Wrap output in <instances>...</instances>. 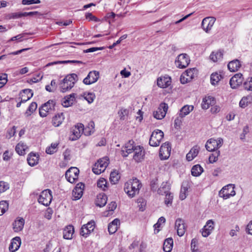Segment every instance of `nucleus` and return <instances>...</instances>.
<instances>
[{"mask_svg": "<svg viewBox=\"0 0 252 252\" xmlns=\"http://www.w3.org/2000/svg\"><path fill=\"white\" fill-rule=\"evenodd\" d=\"M142 184L139 181L135 178L125 183L124 190L129 197L132 198L139 193Z\"/></svg>", "mask_w": 252, "mask_h": 252, "instance_id": "f257e3e1", "label": "nucleus"}, {"mask_svg": "<svg viewBox=\"0 0 252 252\" xmlns=\"http://www.w3.org/2000/svg\"><path fill=\"white\" fill-rule=\"evenodd\" d=\"M78 80V76L75 73L67 75L60 84V91L65 93L71 89Z\"/></svg>", "mask_w": 252, "mask_h": 252, "instance_id": "f03ea898", "label": "nucleus"}, {"mask_svg": "<svg viewBox=\"0 0 252 252\" xmlns=\"http://www.w3.org/2000/svg\"><path fill=\"white\" fill-rule=\"evenodd\" d=\"M56 105L55 101L49 100L47 102L44 103L39 109V115L41 117H45L48 114L55 110Z\"/></svg>", "mask_w": 252, "mask_h": 252, "instance_id": "7ed1b4c3", "label": "nucleus"}, {"mask_svg": "<svg viewBox=\"0 0 252 252\" xmlns=\"http://www.w3.org/2000/svg\"><path fill=\"white\" fill-rule=\"evenodd\" d=\"M223 142V139L221 138H219L217 139L211 138L207 141L205 147L206 150L209 152L218 151V149L222 146Z\"/></svg>", "mask_w": 252, "mask_h": 252, "instance_id": "20e7f679", "label": "nucleus"}, {"mask_svg": "<svg viewBox=\"0 0 252 252\" xmlns=\"http://www.w3.org/2000/svg\"><path fill=\"white\" fill-rule=\"evenodd\" d=\"M163 137L164 133L161 130L159 129L154 130L149 140L150 145L153 147L158 146Z\"/></svg>", "mask_w": 252, "mask_h": 252, "instance_id": "39448f33", "label": "nucleus"}, {"mask_svg": "<svg viewBox=\"0 0 252 252\" xmlns=\"http://www.w3.org/2000/svg\"><path fill=\"white\" fill-rule=\"evenodd\" d=\"M108 160L106 158H100L97 160L93 167V172L99 175L104 172L108 165Z\"/></svg>", "mask_w": 252, "mask_h": 252, "instance_id": "423d86ee", "label": "nucleus"}, {"mask_svg": "<svg viewBox=\"0 0 252 252\" xmlns=\"http://www.w3.org/2000/svg\"><path fill=\"white\" fill-rule=\"evenodd\" d=\"M52 200V195L49 189H45L42 191L39 195L38 201L39 203L48 206L50 205Z\"/></svg>", "mask_w": 252, "mask_h": 252, "instance_id": "0eeeda50", "label": "nucleus"}, {"mask_svg": "<svg viewBox=\"0 0 252 252\" xmlns=\"http://www.w3.org/2000/svg\"><path fill=\"white\" fill-rule=\"evenodd\" d=\"M189 62V56L186 54H181L177 57L175 64L178 68H184L188 66Z\"/></svg>", "mask_w": 252, "mask_h": 252, "instance_id": "6e6552de", "label": "nucleus"}, {"mask_svg": "<svg viewBox=\"0 0 252 252\" xmlns=\"http://www.w3.org/2000/svg\"><path fill=\"white\" fill-rule=\"evenodd\" d=\"M79 170L77 167H71L65 173V178L67 180L73 183L78 179Z\"/></svg>", "mask_w": 252, "mask_h": 252, "instance_id": "1a4fd4ad", "label": "nucleus"}, {"mask_svg": "<svg viewBox=\"0 0 252 252\" xmlns=\"http://www.w3.org/2000/svg\"><path fill=\"white\" fill-rule=\"evenodd\" d=\"M168 108V105L165 103H161L158 110L154 112L153 116L154 118L158 120L163 119L166 115Z\"/></svg>", "mask_w": 252, "mask_h": 252, "instance_id": "9d476101", "label": "nucleus"}, {"mask_svg": "<svg viewBox=\"0 0 252 252\" xmlns=\"http://www.w3.org/2000/svg\"><path fill=\"white\" fill-rule=\"evenodd\" d=\"M171 147L169 142H165L161 146L159 156L161 159H167L170 155Z\"/></svg>", "mask_w": 252, "mask_h": 252, "instance_id": "9b49d317", "label": "nucleus"}, {"mask_svg": "<svg viewBox=\"0 0 252 252\" xmlns=\"http://www.w3.org/2000/svg\"><path fill=\"white\" fill-rule=\"evenodd\" d=\"M135 143L133 140H129L128 142L125 144L121 150V155L124 157H126L127 156L133 152L137 146L135 145Z\"/></svg>", "mask_w": 252, "mask_h": 252, "instance_id": "f8f14e48", "label": "nucleus"}, {"mask_svg": "<svg viewBox=\"0 0 252 252\" xmlns=\"http://www.w3.org/2000/svg\"><path fill=\"white\" fill-rule=\"evenodd\" d=\"M216 21V18L213 17H208L204 18L202 21L201 27L202 29L208 32L213 27Z\"/></svg>", "mask_w": 252, "mask_h": 252, "instance_id": "ddd939ff", "label": "nucleus"}, {"mask_svg": "<svg viewBox=\"0 0 252 252\" xmlns=\"http://www.w3.org/2000/svg\"><path fill=\"white\" fill-rule=\"evenodd\" d=\"M99 78V72L96 71H90L83 82L86 85H90L96 82Z\"/></svg>", "mask_w": 252, "mask_h": 252, "instance_id": "4468645a", "label": "nucleus"}, {"mask_svg": "<svg viewBox=\"0 0 252 252\" xmlns=\"http://www.w3.org/2000/svg\"><path fill=\"white\" fill-rule=\"evenodd\" d=\"M133 152L134 153L133 158L136 162H140L144 159L145 151L142 146H137Z\"/></svg>", "mask_w": 252, "mask_h": 252, "instance_id": "2eb2a0df", "label": "nucleus"}, {"mask_svg": "<svg viewBox=\"0 0 252 252\" xmlns=\"http://www.w3.org/2000/svg\"><path fill=\"white\" fill-rule=\"evenodd\" d=\"M243 81V75L241 73L234 75L230 80L229 84L232 89H236Z\"/></svg>", "mask_w": 252, "mask_h": 252, "instance_id": "dca6fc26", "label": "nucleus"}, {"mask_svg": "<svg viewBox=\"0 0 252 252\" xmlns=\"http://www.w3.org/2000/svg\"><path fill=\"white\" fill-rule=\"evenodd\" d=\"M175 228L177 229V234L180 237L183 236L186 229L184 220L180 218L177 219L175 221Z\"/></svg>", "mask_w": 252, "mask_h": 252, "instance_id": "f3484780", "label": "nucleus"}, {"mask_svg": "<svg viewBox=\"0 0 252 252\" xmlns=\"http://www.w3.org/2000/svg\"><path fill=\"white\" fill-rule=\"evenodd\" d=\"M21 96V100L17 103V107H20L22 103L26 102L29 100L33 95V93L31 89H25L23 90V93L20 94Z\"/></svg>", "mask_w": 252, "mask_h": 252, "instance_id": "a211bd4d", "label": "nucleus"}, {"mask_svg": "<svg viewBox=\"0 0 252 252\" xmlns=\"http://www.w3.org/2000/svg\"><path fill=\"white\" fill-rule=\"evenodd\" d=\"M215 223L212 220H208L202 229V235L204 237H208L212 232V230L214 229Z\"/></svg>", "mask_w": 252, "mask_h": 252, "instance_id": "6ab92c4d", "label": "nucleus"}, {"mask_svg": "<svg viewBox=\"0 0 252 252\" xmlns=\"http://www.w3.org/2000/svg\"><path fill=\"white\" fill-rule=\"evenodd\" d=\"M72 132L73 137L72 140H76L80 136L82 133L84 132V125L82 124H78L72 129Z\"/></svg>", "mask_w": 252, "mask_h": 252, "instance_id": "aec40b11", "label": "nucleus"}, {"mask_svg": "<svg viewBox=\"0 0 252 252\" xmlns=\"http://www.w3.org/2000/svg\"><path fill=\"white\" fill-rule=\"evenodd\" d=\"M85 185L82 183L78 184L72 191V194L75 200L80 199L83 193Z\"/></svg>", "mask_w": 252, "mask_h": 252, "instance_id": "412c9836", "label": "nucleus"}, {"mask_svg": "<svg viewBox=\"0 0 252 252\" xmlns=\"http://www.w3.org/2000/svg\"><path fill=\"white\" fill-rule=\"evenodd\" d=\"M216 103V100L214 97L208 96L203 99L201 104L202 108L203 109H207L210 106H212Z\"/></svg>", "mask_w": 252, "mask_h": 252, "instance_id": "4be33fe9", "label": "nucleus"}, {"mask_svg": "<svg viewBox=\"0 0 252 252\" xmlns=\"http://www.w3.org/2000/svg\"><path fill=\"white\" fill-rule=\"evenodd\" d=\"M171 84V78L168 76L160 77L157 80V85L161 88H166Z\"/></svg>", "mask_w": 252, "mask_h": 252, "instance_id": "5701e85b", "label": "nucleus"}, {"mask_svg": "<svg viewBox=\"0 0 252 252\" xmlns=\"http://www.w3.org/2000/svg\"><path fill=\"white\" fill-rule=\"evenodd\" d=\"M76 94L72 93L65 96L62 101V104L64 107H68L71 106L75 100Z\"/></svg>", "mask_w": 252, "mask_h": 252, "instance_id": "b1692460", "label": "nucleus"}, {"mask_svg": "<svg viewBox=\"0 0 252 252\" xmlns=\"http://www.w3.org/2000/svg\"><path fill=\"white\" fill-rule=\"evenodd\" d=\"M21 239L19 237H16L14 238L9 245V250L11 252H15L16 251L21 245Z\"/></svg>", "mask_w": 252, "mask_h": 252, "instance_id": "393cba45", "label": "nucleus"}, {"mask_svg": "<svg viewBox=\"0 0 252 252\" xmlns=\"http://www.w3.org/2000/svg\"><path fill=\"white\" fill-rule=\"evenodd\" d=\"M25 224V220L22 218H18L13 223V229L15 232L21 231Z\"/></svg>", "mask_w": 252, "mask_h": 252, "instance_id": "a878e982", "label": "nucleus"}, {"mask_svg": "<svg viewBox=\"0 0 252 252\" xmlns=\"http://www.w3.org/2000/svg\"><path fill=\"white\" fill-rule=\"evenodd\" d=\"M107 201V196L104 193H100L96 196L95 204L97 206L102 207L106 205Z\"/></svg>", "mask_w": 252, "mask_h": 252, "instance_id": "bb28decb", "label": "nucleus"}, {"mask_svg": "<svg viewBox=\"0 0 252 252\" xmlns=\"http://www.w3.org/2000/svg\"><path fill=\"white\" fill-rule=\"evenodd\" d=\"M64 119L63 113H61L55 115L52 119V125L56 126H59Z\"/></svg>", "mask_w": 252, "mask_h": 252, "instance_id": "cd10ccee", "label": "nucleus"}, {"mask_svg": "<svg viewBox=\"0 0 252 252\" xmlns=\"http://www.w3.org/2000/svg\"><path fill=\"white\" fill-rule=\"evenodd\" d=\"M241 65L240 61L236 59L230 62L227 65V67L230 71L235 72L239 69Z\"/></svg>", "mask_w": 252, "mask_h": 252, "instance_id": "c85d7f7f", "label": "nucleus"}, {"mask_svg": "<svg viewBox=\"0 0 252 252\" xmlns=\"http://www.w3.org/2000/svg\"><path fill=\"white\" fill-rule=\"evenodd\" d=\"M38 155L33 153H31L27 158L28 162L31 166H33L37 164L38 163Z\"/></svg>", "mask_w": 252, "mask_h": 252, "instance_id": "c756f323", "label": "nucleus"}, {"mask_svg": "<svg viewBox=\"0 0 252 252\" xmlns=\"http://www.w3.org/2000/svg\"><path fill=\"white\" fill-rule=\"evenodd\" d=\"M74 231V228L72 225L67 226L63 231V238L65 239H71Z\"/></svg>", "mask_w": 252, "mask_h": 252, "instance_id": "7c9ffc66", "label": "nucleus"}, {"mask_svg": "<svg viewBox=\"0 0 252 252\" xmlns=\"http://www.w3.org/2000/svg\"><path fill=\"white\" fill-rule=\"evenodd\" d=\"M194 107L192 105H186L183 106L180 110L179 115L181 118H184L193 110Z\"/></svg>", "mask_w": 252, "mask_h": 252, "instance_id": "2f4dec72", "label": "nucleus"}, {"mask_svg": "<svg viewBox=\"0 0 252 252\" xmlns=\"http://www.w3.org/2000/svg\"><path fill=\"white\" fill-rule=\"evenodd\" d=\"M232 187V184H228L224 187L220 191L219 195L220 197L226 199L230 197L229 192L230 190L229 188Z\"/></svg>", "mask_w": 252, "mask_h": 252, "instance_id": "473e14b6", "label": "nucleus"}, {"mask_svg": "<svg viewBox=\"0 0 252 252\" xmlns=\"http://www.w3.org/2000/svg\"><path fill=\"white\" fill-rule=\"evenodd\" d=\"M173 245V240L171 238H168L165 240L163 249L165 252H170L172 249Z\"/></svg>", "mask_w": 252, "mask_h": 252, "instance_id": "72a5a7b5", "label": "nucleus"}, {"mask_svg": "<svg viewBox=\"0 0 252 252\" xmlns=\"http://www.w3.org/2000/svg\"><path fill=\"white\" fill-rule=\"evenodd\" d=\"M170 189V185L167 182H163L160 188L158 189V192L159 194L163 195L164 194L169 193Z\"/></svg>", "mask_w": 252, "mask_h": 252, "instance_id": "f704fd0d", "label": "nucleus"}, {"mask_svg": "<svg viewBox=\"0 0 252 252\" xmlns=\"http://www.w3.org/2000/svg\"><path fill=\"white\" fill-rule=\"evenodd\" d=\"M28 147L24 143H19L15 147V151L16 152L21 156L24 155L26 154V150Z\"/></svg>", "mask_w": 252, "mask_h": 252, "instance_id": "c9c22d12", "label": "nucleus"}, {"mask_svg": "<svg viewBox=\"0 0 252 252\" xmlns=\"http://www.w3.org/2000/svg\"><path fill=\"white\" fill-rule=\"evenodd\" d=\"M223 53L221 51L213 52L210 56V58L213 62H217L222 59Z\"/></svg>", "mask_w": 252, "mask_h": 252, "instance_id": "e433bc0d", "label": "nucleus"}, {"mask_svg": "<svg viewBox=\"0 0 252 252\" xmlns=\"http://www.w3.org/2000/svg\"><path fill=\"white\" fill-rule=\"evenodd\" d=\"M203 171V168L200 165H195L191 168V175L195 177L199 176L202 173Z\"/></svg>", "mask_w": 252, "mask_h": 252, "instance_id": "4c0bfd02", "label": "nucleus"}, {"mask_svg": "<svg viewBox=\"0 0 252 252\" xmlns=\"http://www.w3.org/2000/svg\"><path fill=\"white\" fill-rule=\"evenodd\" d=\"M94 131V122H90L89 126L84 127V133L85 135L89 136L93 133Z\"/></svg>", "mask_w": 252, "mask_h": 252, "instance_id": "58836bf2", "label": "nucleus"}, {"mask_svg": "<svg viewBox=\"0 0 252 252\" xmlns=\"http://www.w3.org/2000/svg\"><path fill=\"white\" fill-rule=\"evenodd\" d=\"M120 179V175L118 171L115 170L111 172L110 175V180L113 184H116Z\"/></svg>", "mask_w": 252, "mask_h": 252, "instance_id": "ea45409f", "label": "nucleus"}, {"mask_svg": "<svg viewBox=\"0 0 252 252\" xmlns=\"http://www.w3.org/2000/svg\"><path fill=\"white\" fill-rule=\"evenodd\" d=\"M196 71L197 70L195 68H192L187 69L184 73L188 79V80L190 81L194 78Z\"/></svg>", "mask_w": 252, "mask_h": 252, "instance_id": "a19ab883", "label": "nucleus"}, {"mask_svg": "<svg viewBox=\"0 0 252 252\" xmlns=\"http://www.w3.org/2000/svg\"><path fill=\"white\" fill-rule=\"evenodd\" d=\"M76 63L79 64H84V63L82 61H76V60H67V61H58V62H51L47 64V66H50L54 64H57L59 63Z\"/></svg>", "mask_w": 252, "mask_h": 252, "instance_id": "79ce46f5", "label": "nucleus"}, {"mask_svg": "<svg viewBox=\"0 0 252 252\" xmlns=\"http://www.w3.org/2000/svg\"><path fill=\"white\" fill-rule=\"evenodd\" d=\"M221 78V75L219 74L218 73H213L210 77L211 84L213 85H216L220 80Z\"/></svg>", "mask_w": 252, "mask_h": 252, "instance_id": "37998d69", "label": "nucleus"}, {"mask_svg": "<svg viewBox=\"0 0 252 252\" xmlns=\"http://www.w3.org/2000/svg\"><path fill=\"white\" fill-rule=\"evenodd\" d=\"M37 105L36 102H32L29 106L28 109L25 112V115L28 117L31 115L37 108Z\"/></svg>", "mask_w": 252, "mask_h": 252, "instance_id": "c03bdc74", "label": "nucleus"}, {"mask_svg": "<svg viewBox=\"0 0 252 252\" xmlns=\"http://www.w3.org/2000/svg\"><path fill=\"white\" fill-rule=\"evenodd\" d=\"M213 153H212L209 158V162L213 163L214 162H215L218 160V157L220 155V151H213Z\"/></svg>", "mask_w": 252, "mask_h": 252, "instance_id": "a18cd8bd", "label": "nucleus"}, {"mask_svg": "<svg viewBox=\"0 0 252 252\" xmlns=\"http://www.w3.org/2000/svg\"><path fill=\"white\" fill-rule=\"evenodd\" d=\"M97 186L103 190H105L107 188L106 180L104 178L99 179L97 182Z\"/></svg>", "mask_w": 252, "mask_h": 252, "instance_id": "49530a36", "label": "nucleus"}, {"mask_svg": "<svg viewBox=\"0 0 252 252\" xmlns=\"http://www.w3.org/2000/svg\"><path fill=\"white\" fill-rule=\"evenodd\" d=\"M138 207L141 211L145 210L147 204L145 199L143 198H139L137 199Z\"/></svg>", "mask_w": 252, "mask_h": 252, "instance_id": "de8ad7c7", "label": "nucleus"}, {"mask_svg": "<svg viewBox=\"0 0 252 252\" xmlns=\"http://www.w3.org/2000/svg\"><path fill=\"white\" fill-rule=\"evenodd\" d=\"M8 209V203L6 201L0 202V216L3 215Z\"/></svg>", "mask_w": 252, "mask_h": 252, "instance_id": "09e8293b", "label": "nucleus"}, {"mask_svg": "<svg viewBox=\"0 0 252 252\" xmlns=\"http://www.w3.org/2000/svg\"><path fill=\"white\" fill-rule=\"evenodd\" d=\"M58 145L57 143H52L51 146L48 147L46 149V152L48 154H53L57 151V148Z\"/></svg>", "mask_w": 252, "mask_h": 252, "instance_id": "8fccbe9b", "label": "nucleus"}, {"mask_svg": "<svg viewBox=\"0 0 252 252\" xmlns=\"http://www.w3.org/2000/svg\"><path fill=\"white\" fill-rule=\"evenodd\" d=\"M165 197L164 199L165 204L168 206L169 205H171L173 199V195L172 193L169 192L165 194Z\"/></svg>", "mask_w": 252, "mask_h": 252, "instance_id": "3c124183", "label": "nucleus"}, {"mask_svg": "<svg viewBox=\"0 0 252 252\" xmlns=\"http://www.w3.org/2000/svg\"><path fill=\"white\" fill-rule=\"evenodd\" d=\"M91 233V231L89 230L86 225L84 224L82 226L80 232L81 236L86 238Z\"/></svg>", "mask_w": 252, "mask_h": 252, "instance_id": "603ef678", "label": "nucleus"}, {"mask_svg": "<svg viewBox=\"0 0 252 252\" xmlns=\"http://www.w3.org/2000/svg\"><path fill=\"white\" fill-rule=\"evenodd\" d=\"M118 114L119 115L120 120H125L126 119V117L127 116L128 114V110L126 109L122 108L119 111Z\"/></svg>", "mask_w": 252, "mask_h": 252, "instance_id": "864d4df0", "label": "nucleus"}, {"mask_svg": "<svg viewBox=\"0 0 252 252\" xmlns=\"http://www.w3.org/2000/svg\"><path fill=\"white\" fill-rule=\"evenodd\" d=\"M188 189L187 187H184V185L182 186L179 196L181 200H184L186 198V193L187 191H188Z\"/></svg>", "mask_w": 252, "mask_h": 252, "instance_id": "5fc2aeb1", "label": "nucleus"}, {"mask_svg": "<svg viewBox=\"0 0 252 252\" xmlns=\"http://www.w3.org/2000/svg\"><path fill=\"white\" fill-rule=\"evenodd\" d=\"M9 184L3 181H0V193L4 192L9 189Z\"/></svg>", "mask_w": 252, "mask_h": 252, "instance_id": "6e6d98bb", "label": "nucleus"}, {"mask_svg": "<svg viewBox=\"0 0 252 252\" xmlns=\"http://www.w3.org/2000/svg\"><path fill=\"white\" fill-rule=\"evenodd\" d=\"M95 98V95L92 93H88L87 94H84V98L89 103H92Z\"/></svg>", "mask_w": 252, "mask_h": 252, "instance_id": "4d7b16f0", "label": "nucleus"}, {"mask_svg": "<svg viewBox=\"0 0 252 252\" xmlns=\"http://www.w3.org/2000/svg\"><path fill=\"white\" fill-rule=\"evenodd\" d=\"M165 222V219L163 217H161L158 220V222L154 225V227L156 230H157V232H158L159 229H158V228L160 227V226L161 224L164 223Z\"/></svg>", "mask_w": 252, "mask_h": 252, "instance_id": "13d9d810", "label": "nucleus"}, {"mask_svg": "<svg viewBox=\"0 0 252 252\" xmlns=\"http://www.w3.org/2000/svg\"><path fill=\"white\" fill-rule=\"evenodd\" d=\"M22 17H24V12L11 13L8 15L9 19H17Z\"/></svg>", "mask_w": 252, "mask_h": 252, "instance_id": "bf43d9fd", "label": "nucleus"}, {"mask_svg": "<svg viewBox=\"0 0 252 252\" xmlns=\"http://www.w3.org/2000/svg\"><path fill=\"white\" fill-rule=\"evenodd\" d=\"M24 15L25 16H37L40 17L43 16V14L40 13L37 11H32L29 12H24Z\"/></svg>", "mask_w": 252, "mask_h": 252, "instance_id": "052dcab7", "label": "nucleus"}, {"mask_svg": "<svg viewBox=\"0 0 252 252\" xmlns=\"http://www.w3.org/2000/svg\"><path fill=\"white\" fill-rule=\"evenodd\" d=\"M243 86L245 90L252 91V77L250 81L244 82Z\"/></svg>", "mask_w": 252, "mask_h": 252, "instance_id": "680f3d73", "label": "nucleus"}, {"mask_svg": "<svg viewBox=\"0 0 252 252\" xmlns=\"http://www.w3.org/2000/svg\"><path fill=\"white\" fill-rule=\"evenodd\" d=\"M40 2L39 0H22V3L24 5H30L32 4H38Z\"/></svg>", "mask_w": 252, "mask_h": 252, "instance_id": "e2e57ef3", "label": "nucleus"}, {"mask_svg": "<svg viewBox=\"0 0 252 252\" xmlns=\"http://www.w3.org/2000/svg\"><path fill=\"white\" fill-rule=\"evenodd\" d=\"M199 149V147L197 145H195L191 149L190 152L193 156V157L195 158L198 154Z\"/></svg>", "mask_w": 252, "mask_h": 252, "instance_id": "0e129e2a", "label": "nucleus"}, {"mask_svg": "<svg viewBox=\"0 0 252 252\" xmlns=\"http://www.w3.org/2000/svg\"><path fill=\"white\" fill-rule=\"evenodd\" d=\"M53 213V211L52 210V209H51L50 208H48L45 213L44 217L48 220H51L52 218Z\"/></svg>", "mask_w": 252, "mask_h": 252, "instance_id": "69168bd1", "label": "nucleus"}, {"mask_svg": "<svg viewBox=\"0 0 252 252\" xmlns=\"http://www.w3.org/2000/svg\"><path fill=\"white\" fill-rule=\"evenodd\" d=\"M183 118H181L179 115L174 120V126L175 128L178 127H180L182 123V119Z\"/></svg>", "mask_w": 252, "mask_h": 252, "instance_id": "338daca9", "label": "nucleus"}, {"mask_svg": "<svg viewBox=\"0 0 252 252\" xmlns=\"http://www.w3.org/2000/svg\"><path fill=\"white\" fill-rule=\"evenodd\" d=\"M248 104V98L244 97L239 102V106L242 108H245Z\"/></svg>", "mask_w": 252, "mask_h": 252, "instance_id": "774afa93", "label": "nucleus"}]
</instances>
